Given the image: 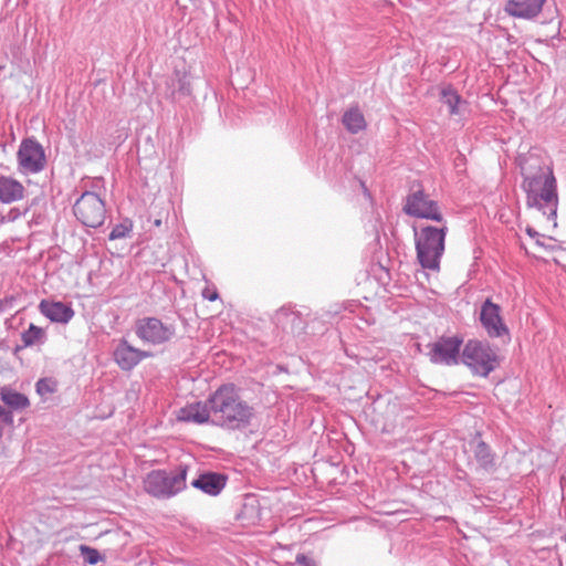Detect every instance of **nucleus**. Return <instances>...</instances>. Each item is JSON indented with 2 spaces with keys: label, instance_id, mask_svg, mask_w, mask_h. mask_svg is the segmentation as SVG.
I'll return each instance as SVG.
<instances>
[{
  "label": "nucleus",
  "instance_id": "1",
  "mask_svg": "<svg viewBox=\"0 0 566 566\" xmlns=\"http://www.w3.org/2000/svg\"><path fill=\"white\" fill-rule=\"evenodd\" d=\"M212 426L241 430L251 424L254 408L243 400L233 384L221 385L210 395Z\"/></svg>",
  "mask_w": 566,
  "mask_h": 566
},
{
  "label": "nucleus",
  "instance_id": "2",
  "mask_svg": "<svg viewBox=\"0 0 566 566\" xmlns=\"http://www.w3.org/2000/svg\"><path fill=\"white\" fill-rule=\"evenodd\" d=\"M522 189L526 193V207L537 209L548 221L553 222V228H556L558 193L553 171L541 169L533 176H525Z\"/></svg>",
  "mask_w": 566,
  "mask_h": 566
},
{
  "label": "nucleus",
  "instance_id": "3",
  "mask_svg": "<svg viewBox=\"0 0 566 566\" xmlns=\"http://www.w3.org/2000/svg\"><path fill=\"white\" fill-rule=\"evenodd\" d=\"M439 223V227L426 226L413 229L417 260L423 269L431 271H439L446 248L447 222L443 220Z\"/></svg>",
  "mask_w": 566,
  "mask_h": 566
},
{
  "label": "nucleus",
  "instance_id": "4",
  "mask_svg": "<svg viewBox=\"0 0 566 566\" xmlns=\"http://www.w3.org/2000/svg\"><path fill=\"white\" fill-rule=\"evenodd\" d=\"M188 465L180 464L172 471L153 470L144 480L145 491L156 499H170L187 488Z\"/></svg>",
  "mask_w": 566,
  "mask_h": 566
},
{
  "label": "nucleus",
  "instance_id": "5",
  "mask_svg": "<svg viewBox=\"0 0 566 566\" xmlns=\"http://www.w3.org/2000/svg\"><path fill=\"white\" fill-rule=\"evenodd\" d=\"M461 363L474 375L488 377L500 365V357L488 342L470 339L462 349Z\"/></svg>",
  "mask_w": 566,
  "mask_h": 566
},
{
  "label": "nucleus",
  "instance_id": "6",
  "mask_svg": "<svg viewBox=\"0 0 566 566\" xmlns=\"http://www.w3.org/2000/svg\"><path fill=\"white\" fill-rule=\"evenodd\" d=\"M75 218L85 227L98 228L104 223L106 206L93 191H84L73 206Z\"/></svg>",
  "mask_w": 566,
  "mask_h": 566
},
{
  "label": "nucleus",
  "instance_id": "7",
  "mask_svg": "<svg viewBox=\"0 0 566 566\" xmlns=\"http://www.w3.org/2000/svg\"><path fill=\"white\" fill-rule=\"evenodd\" d=\"M135 334L144 343L154 346L169 343L176 335V326L164 323L155 316H147L136 321Z\"/></svg>",
  "mask_w": 566,
  "mask_h": 566
},
{
  "label": "nucleus",
  "instance_id": "8",
  "mask_svg": "<svg viewBox=\"0 0 566 566\" xmlns=\"http://www.w3.org/2000/svg\"><path fill=\"white\" fill-rule=\"evenodd\" d=\"M403 211L406 214L415 218L443 222V216L438 202L430 199L421 188L411 191L407 196Z\"/></svg>",
  "mask_w": 566,
  "mask_h": 566
},
{
  "label": "nucleus",
  "instance_id": "9",
  "mask_svg": "<svg viewBox=\"0 0 566 566\" xmlns=\"http://www.w3.org/2000/svg\"><path fill=\"white\" fill-rule=\"evenodd\" d=\"M462 343L463 339L458 336L440 337L428 345L430 361L446 366L458 365L461 361Z\"/></svg>",
  "mask_w": 566,
  "mask_h": 566
},
{
  "label": "nucleus",
  "instance_id": "10",
  "mask_svg": "<svg viewBox=\"0 0 566 566\" xmlns=\"http://www.w3.org/2000/svg\"><path fill=\"white\" fill-rule=\"evenodd\" d=\"M17 159L22 174L40 172L46 163L42 145L33 138H27L21 143Z\"/></svg>",
  "mask_w": 566,
  "mask_h": 566
},
{
  "label": "nucleus",
  "instance_id": "11",
  "mask_svg": "<svg viewBox=\"0 0 566 566\" xmlns=\"http://www.w3.org/2000/svg\"><path fill=\"white\" fill-rule=\"evenodd\" d=\"M480 321L490 337L509 335V328L501 316V307L490 298L485 300L481 306Z\"/></svg>",
  "mask_w": 566,
  "mask_h": 566
},
{
  "label": "nucleus",
  "instance_id": "12",
  "mask_svg": "<svg viewBox=\"0 0 566 566\" xmlns=\"http://www.w3.org/2000/svg\"><path fill=\"white\" fill-rule=\"evenodd\" d=\"M150 356L151 353L135 348L126 339H120L113 353L115 363L124 371L134 369L143 359Z\"/></svg>",
  "mask_w": 566,
  "mask_h": 566
},
{
  "label": "nucleus",
  "instance_id": "13",
  "mask_svg": "<svg viewBox=\"0 0 566 566\" xmlns=\"http://www.w3.org/2000/svg\"><path fill=\"white\" fill-rule=\"evenodd\" d=\"M178 420L184 422H193L198 424L211 423L212 424V409L210 403V396L206 401H198L182 407L178 411Z\"/></svg>",
  "mask_w": 566,
  "mask_h": 566
},
{
  "label": "nucleus",
  "instance_id": "14",
  "mask_svg": "<svg viewBox=\"0 0 566 566\" xmlns=\"http://www.w3.org/2000/svg\"><path fill=\"white\" fill-rule=\"evenodd\" d=\"M228 482V476L219 472H203L197 479L191 481V486L200 490L209 496H218Z\"/></svg>",
  "mask_w": 566,
  "mask_h": 566
},
{
  "label": "nucleus",
  "instance_id": "15",
  "mask_svg": "<svg viewBox=\"0 0 566 566\" xmlns=\"http://www.w3.org/2000/svg\"><path fill=\"white\" fill-rule=\"evenodd\" d=\"M545 1L546 0H509L504 10L511 17L531 20L542 12Z\"/></svg>",
  "mask_w": 566,
  "mask_h": 566
},
{
  "label": "nucleus",
  "instance_id": "16",
  "mask_svg": "<svg viewBox=\"0 0 566 566\" xmlns=\"http://www.w3.org/2000/svg\"><path fill=\"white\" fill-rule=\"evenodd\" d=\"M39 310L41 314L55 323L66 324L74 316L73 308L62 302H49L43 300L39 304Z\"/></svg>",
  "mask_w": 566,
  "mask_h": 566
},
{
  "label": "nucleus",
  "instance_id": "17",
  "mask_svg": "<svg viewBox=\"0 0 566 566\" xmlns=\"http://www.w3.org/2000/svg\"><path fill=\"white\" fill-rule=\"evenodd\" d=\"M24 186L17 179L0 175V202L9 205L24 198Z\"/></svg>",
  "mask_w": 566,
  "mask_h": 566
},
{
  "label": "nucleus",
  "instance_id": "18",
  "mask_svg": "<svg viewBox=\"0 0 566 566\" xmlns=\"http://www.w3.org/2000/svg\"><path fill=\"white\" fill-rule=\"evenodd\" d=\"M470 447L480 469L488 472L495 469V454L484 441L475 438L470 441Z\"/></svg>",
  "mask_w": 566,
  "mask_h": 566
},
{
  "label": "nucleus",
  "instance_id": "19",
  "mask_svg": "<svg viewBox=\"0 0 566 566\" xmlns=\"http://www.w3.org/2000/svg\"><path fill=\"white\" fill-rule=\"evenodd\" d=\"M0 398L11 411H21L30 406L29 398L25 395L9 387H2L0 389Z\"/></svg>",
  "mask_w": 566,
  "mask_h": 566
},
{
  "label": "nucleus",
  "instance_id": "20",
  "mask_svg": "<svg viewBox=\"0 0 566 566\" xmlns=\"http://www.w3.org/2000/svg\"><path fill=\"white\" fill-rule=\"evenodd\" d=\"M345 128L352 133L357 134L366 128V120L361 111L355 106L347 109L342 118Z\"/></svg>",
  "mask_w": 566,
  "mask_h": 566
},
{
  "label": "nucleus",
  "instance_id": "21",
  "mask_svg": "<svg viewBox=\"0 0 566 566\" xmlns=\"http://www.w3.org/2000/svg\"><path fill=\"white\" fill-rule=\"evenodd\" d=\"M21 340L23 343V347L42 345L46 340V333L43 328L31 323L29 328L21 334Z\"/></svg>",
  "mask_w": 566,
  "mask_h": 566
},
{
  "label": "nucleus",
  "instance_id": "22",
  "mask_svg": "<svg viewBox=\"0 0 566 566\" xmlns=\"http://www.w3.org/2000/svg\"><path fill=\"white\" fill-rule=\"evenodd\" d=\"M134 228V222L129 218H124L119 223L115 224L108 234L111 241L129 238Z\"/></svg>",
  "mask_w": 566,
  "mask_h": 566
},
{
  "label": "nucleus",
  "instance_id": "23",
  "mask_svg": "<svg viewBox=\"0 0 566 566\" xmlns=\"http://www.w3.org/2000/svg\"><path fill=\"white\" fill-rule=\"evenodd\" d=\"M441 102L449 107L451 115L459 114V105L462 102L461 96L451 87L441 91Z\"/></svg>",
  "mask_w": 566,
  "mask_h": 566
},
{
  "label": "nucleus",
  "instance_id": "24",
  "mask_svg": "<svg viewBox=\"0 0 566 566\" xmlns=\"http://www.w3.org/2000/svg\"><path fill=\"white\" fill-rule=\"evenodd\" d=\"M275 323L281 325L283 329H286L289 326L293 328L295 323H300L301 318L296 315L295 312L282 307L280 308L274 316Z\"/></svg>",
  "mask_w": 566,
  "mask_h": 566
},
{
  "label": "nucleus",
  "instance_id": "25",
  "mask_svg": "<svg viewBox=\"0 0 566 566\" xmlns=\"http://www.w3.org/2000/svg\"><path fill=\"white\" fill-rule=\"evenodd\" d=\"M35 390L41 397L54 394L57 390V381L54 378H40L35 384Z\"/></svg>",
  "mask_w": 566,
  "mask_h": 566
},
{
  "label": "nucleus",
  "instance_id": "26",
  "mask_svg": "<svg viewBox=\"0 0 566 566\" xmlns=\"http://www.w3.org/2000/svg\"><path fill=\"white\" fill-rule=\"evenodd\" d=\"M80 552H81V555L83 556L85 563H87L90 565H96L102 559L98 551L95 548H92L87 545H84V544L80 545Z\"/></svg>",
  "mask_w": 566,
  "mask_h": 566
},
{
  "label": "nucleus",
  "instance_id": "27",
  "mask_svg": "<svg viewBox=\"0 0 566 566\" xmlns=\"http://www.w3.org/2000/svg\"><path fill=\"white\" fill-rule=\"evenodd\" d=\"M0 422L6 426L13 424V413L10 409L0 405Z\"/></svg>",
  "mask_w": 566,
  "mask_h": 566
},
{
  "label": "nucleus",
  "instance_id": "28",
  "mask_svg": "<svg viewBox=\"0 0 566 566\" xmlns=\"http://www.w3.org/2000/svg\"><path fill=\"white\" fill-rule=\"evenodd\" d=\"M295 562L300 566H317L316 563L304 554H297Z\"/></svg>",
  "mask_w": 566,
  "mask_h": 566
},
{
  "label": "nucleus",
  "instance_id": "29",
  "mask_svg": "<svg viewBox=\"0 0 566 566\" xmlns=\"http://www.w3.org/2000/svg\"><path fill=\"white\" fill-rule=\"evenodd\" d=\"M202 296H203L206 300H208V301L212 302V301H216V300L218 298V296H219V295H218L217 291H212V292H210L209 290H205V291L202 292Z\"/></svg>",
  "mask_w": 566,
  "mask_h": 566
},
{
  "label": "nucleus",
  "instance_id": "30",
  "mask_svg": "<svg viewBox=\"0 0 566 566\" xmlns=\"http://www.w3.org/2000/svg\"><path fill=\"white\" fill-rule=\"evenodd\" d=\"M13 300L14 298L12 296L0 300V313L3 312L8 305H11Z\"/></svg>",
  "mask_w": 566,
  "mask_h": 566
},
{
  "label": "nucleus",
  "instance_id": "31",
  "mask_svg": "<svg viewBox=\"0 0 566 566\" xmlns=\"http://www.w3.org/2000/svg\"><path fill=\"white\" fill-rule=\"evenodd\" d=\"M526 233L531 237V238H538L539 237V233L534 230L533 228L531 227H527L526 228Z\"/></svg>",
  "mask_w": 566,
  "mask_h": 566
},
{
  "label": "nucleus",
  "instance_id": "32",
  "mask_svg": "<svg viewBox=\"0 0 566 566\" xmlns=\"http://www.w3.org/2000/svg\"><path fill=\"white\" fill-rule=\"evenodd\" d=\"M161 224H163L161 219H155V220H154V226H155V227H160Z\"/></svg>",
  "mask_w": 566,
  "mask_h": 566
},
{
  "label": "nucleus",
  "instance_id": "33",
  "mask_svg": "<svg viewBox=\"0 0 566 566\" xmlns=\"http://www.w3.org/2000/svg\"><path fill=\"white\" fill-rule=\"evenodd\" d=\"M536 244L542 245L543 243L537 239Z\"/></svg>",
  "mask_w": 566,
  "mask_h": 566
},
{
  "label": "nucleus",
  "instance_id": "34",
  "mask_svg": "<svg viewBox=\"0 0 566 566\" xmlns=\"http://www.w3.org/2000/svg\"><path fill=\"white\" fill-rule=\"evenodd\" d=\"M564 541L566 542V535L564 536Z\"/></svg>",
  "mask_w": 566,
  "mask_h": 566
}]
</instances>
